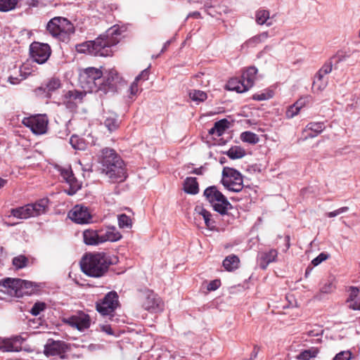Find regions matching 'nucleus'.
<instances>
[{
    "instance_id": "f257e3e1",
    "label": "nucleus",
    "mask_w": 360,
    "mask_h": 360,
    "mask_svg": "<svg viewBox=\"0 0 360 360\" xmlns=\"http://www.w3.org/2000/svg\"><path fill=\"white\" fill-rule=\"evenodd\" d=\"M120 30L117 25L109 28L105 34L101 35L94 41H88L76 46L79 53H88L94 56H108L110 47L116 45L120 39Z\"/></svg>"
},
{
    "instance_id": "f03ea898",
    "label": "nucleus",
    "mask_w": 360,
    "mask_h": 360,
    "mask_svg": "<svg viewBox=\"0 0 360 360\" xmlns=\"http://www.w3.org/2000/svg\"><path fill=\"white\" fill-rule=\"evenodd\" d=\"M101 165L103 172L112 182H122L127 179L124 162L113 149L102 150Z\"/></svg>"
},
{
    "instance_id": "7ed1b4c3",
    "label": "nucleus",
    "mask_w": 360,
    "mask_h": 360,
    "mask_svg": "<svg viewBox=\"0 0 360 360\" xmlns=\"http://www.w3.org/2000/svg\"><path fill=\"white\" fill-rule=\"evenodd\" d=\"M110 264L107 255L98 252L84 256L81 261V269L85 274L97 278L106 273Z\"/></svg>"
},
{
    "instance_id": "20e7f679",
    "label": "nucleus",
    "mask_w": 360,
    "mask_h": 360,
    "mask_svg": "<svg viewBox=\"0 0 360 360\" xmlns=\"http://www.w3.org/2000/svg\"><path fill=\"white\" fill-rule=\"evenodd\" d=\"M0 291L11 297H22L32 294L34 285L26 280L7 278L0 281Z\"/></svg>"
},
{
    "instance_id": "39448f33",
    "label": "nucleus",
    "mask_w": 360,
    "mask_h": 360,
    "mask_svg": "<svg viewBox=\"0 0 360 360\" xmlns=\"http://www.w3.org/2000/svg\"><path fill=\"white\" fill-rule=\"evenodd\" d=\"M79 82L85 92L101 90L103 72L96 68H87L80 71Z\"/></svg>"
},
{
    "instance_id": "423d86ee",
    "label": "nucleus",
    "mask_w": 360,
    "mask_h": 360,
    "mask_svg": "<svg viewBox=\"0 0 360 360\" xmlns=\"http://www.w3.org/2000/svg\"><path fill=\"white\" fill-rule=\"evenodd\" d=\"M48 205V200L43 198L35 203L28 204L11 210L13 217L25 219L30 217H34L45 213Z\"/></svg>"
},
{
    "instance_id": "0eeeda50",
    "label": "nucleus",
    "mask_w": 360,
    "mask_h": 360,
    "mask_svg": "<svg viewBox=\"0 0 360 360\" xmlns=\"http://www.w3.org/2000/svg\"><path fill=\"white\" fill-rule=\"evenodd\" d=\"M204 195L213 209L221 214H226L231 207L227 198L214 186L207 188L204 191Z\"/></svg>"
},
{
    "instance_id": "6e6552de",
    "label": "nucleus",
    "mask_w": 360,
    "mask_h": 360,
    "mask_svg": "<svg viewBox=\"0 0 360 360\" xmlns=\"http://www.w3.org/2000/svg\"><path fill=\"white\" fill-rule=\"evenodd\" d=\"M221 183L229 191L238 193L243 188L241 174L235 169L225 167L222 171Z\"/></svg>"
},
{
    "instance_id": "1a4fd4ad",
    "label": "nucleus",
    "mask_w": 360,
    "mask_h": 360,
    "mask_svg": "<svg viewBox=\"0 0 360 360\" xmlns=\"http://www.w3.org/2000/svg\"><path fill=\"white\" fill-rule=\"evenodd\" d=\"M47 30L53 37H58L62 34H70L74 32L72 24L66 18L55 17L47 24Z\"/></svg>"
},
{
    "instance_id": "9d476101",
    "label": "nucleus",
    "mask_w": 360,
    "mask_h": 360,
    "mask_svg": "<svg viewBox=\"0 0 360 360\" xmlns=\"http://www.w3.org/2000/svg\"><path fill=\"white\" fill-rule=\"evenodd\" d=\"M63 322L73 328H76L80 332L88 329L91 326V319L89 314L79 311L72 314L63 318Z\"/></svg>"
},
{
    "instance_id": "9b49d317",
    "label": "nucleus",
    "mask_w": 360,
    "mask_h": 360,
    "mask_svg": "<svg viewBox=\"0 0 360 360\" xmlns=\"http://www.w3.org/2000/svg\"><path fill=\"white\" fill-rule=\"evenodd\" d=\"M119 305L116 292H108L103 300L96 302V310L102 315H111Z\"/></svg>"
},
{
    "instance_id": "f8f14e48",
    "label": "nucleus",
    "mask_w": 360,
    "mask_h": 360,
    "mask_svg": "<svg viewBox=\"0 0 360 360\" xmlns=\"http://www.w3.org/2000/svg\"><path fill=\"white\" fill-rule=\"evenodd\" d=\"M30 56L32 60L39 63L43 64L47 61L51 56V50L47 44L33 42L30 47Z\"/></svg>"
},
{
    "instance_id": "ddd939ff",
    "label": "nucleus",
    "mask_w": 360,
    "mask_h": 360,
    "mask_svg": "<svg viewBox=\"0 0 360 360\" xmlns=\"http://www.w3.org/2000/svg\"><path fill=\"white\" fill-rule=\"evenodd\" d=\"M22 124L29 127L34 134H42L46 131L48 120L45 115H37L25 117Z\"/></svg>"
},
{
    "instance_id": "4468645a",
    "label": "nucleus",
    "mask_w": 360,
    "mask_h": 360,
    "mask_svg": "<svg viewBox=\"0 0 360 360\" xmlns=\"http://www.w3.org/2000/svg\"><path fill=\"white\" fill-rule=\"evenodd\" d=\"M143 299L142 305L146 310L153 313H157L163 310V302L153 291L148 290L145 292Z\"/></svg>"
},
{
    "instance_id": "2eb2a0df",
    "label": "nucleus",
    "mask_w": 360,
    "mask_h": 360,
    "mask_svg": "<svg viewBox=\"0 0 360 360\" xmlns=\"http://www.w3.org/2000/svg\"><path fill=\"white\" fill-rule=\"evenodd\" d=\"M68 217L77 224H84L91 221V215L85 206L75 205L69 212Z\"/></svg>"
},
{
    "instance_id": "dca6fc26",
    "label": "nucleus",
    "mask_w": 360,
    "mask_h": 360,
    "mask_svg": "<svg viewBox=\"0 0 360 360\" xmlns=\"http://www.w3.org/2000/svg\"><path fill=\"white\" fill-rule=\"evenodd\" d=\"M101 241L102 244L106 242H117L122 236L115 226H106L99 229Z\"/></svg>"
},
{
    "instance_id": "f3484780",
    "label": "nucleus",
    "mask_w": 360,
    "mask_h": 360,
    "mask_svg": "<svg viewBox=\"0 0 360 360\" xmlns=\"http://www.w3.org/2000/svg\"><path fill=\"white\" fill-rule=\"evenodd\" d=\"M61 176L69 185V188L65 190V192L69 195H74L80 188L81 184L75 177L71 169H63L61 170Z\"/></svg>"
},
{
    "instance_id": "a211bd4d",
    "label": "nucleus",
    "mask_w": 360,
    "mask_h": 360,
    "mask_svg": "<svg viewBox=\"0 0 360 360\" xmlns=\"http://www.w3.org/2000/svg\"><path fill=\"white\" fill-rule=\"evenodd\" d=\"M22 342L23 338L20 336L4 339L0 340V349L3 352H19Z\"/></svg>"
},
{
    "instance_id": "6ab92c4d",
    "label": "nucleus",
    "mask_w": 360,
    "mask_h": 360,
    "mask_svg": "<svg viewBox=\"0 0 360 360\" xmlns=\"http://www.w3.org/2000/svg\"><path fill=\"white\" fill-rule=\"evenodd\" d=\"M83 240L87 245H98L102 244L99 229H86L83 231Z\"/></svg>"
},
{
    "instance_id": "aec40b11",
    "label": "nucleus",
    "mask_w": 360,
    "mask_h": 360,
    "mask_svg": "<svg viewBox=\"0 0 360 360\" xmlns=\"http://www.w3.org/2000/svg\"><path fill=\"white\" fill-rule=\"evenodd\" d=\"M61 87V82L58 78L52 77L49 79L47 82L44 85L40 86L37 90L38 91H44L46 93V97H50L51 94L56 91L57 89Z\"/></svg>"
},
{
    "instance_id": "412c9836",
    "label": "nucleus",
    "mask_w": 360,
    "mask_h": 360,
    "mask_svg": "<svg viewBox=\"0 0 360 360\" xmlns=\"http://www.w3.org/2000/svg\"><path fill=\"white\" fill-rule=\"evenodd\" d=\"M64 343L60 341H52L44 347V354L46 356H56L64 352Z\"/></svg>"
},
{
    "instance_id": "4be33fe9",
    "label": "nucleus",
    "mask_w": 360,
    "mask_h": 360,
    "mask_svg": "<svg viewBox=\"0 0 360 360\" xmlns=\"http://www.w3.org/2000/svg\"><path fill=\"white\" fill-rule=\"evenodd\" d=\"M256 22L259 25H266L268 27L271 26L274 22V15L270 17L269 11L264 9H259L256 12Z\"/></svg>"
},
{
    "instance_id": "5701e85b",
    "label": "nucleus",
    "mask_w": 360,
    "mask_h": 360,
    "mask_svg": "<svg viewBox=\"0 0 360 360\" xmlns=\"http://www.w3.org/2000/svg\"><path fill=\"white\" fill-rule=\"evenodd\" d=\"M277 255L278 252L274 249L270 250L268 252H262L259 257V266L265 269L269 264L276 260Z\"/></svg>"
},
{
    "instance_id": "b1692460",
    "label": "nucleus",
    "mask_w": 360,
    "mask_h": 360,
    "mask_svg": "<svg viewBox=\"0 0 360 360\" xmlns=\"http://www.w3.org/2000/svg\"><path fill=\"white\" fill-rule=\"evenodd\" d=\"M195 212L199 217H201L203 219L206 226L210 230H214L215 229V221L212 219V215L209 211L202 207H197L195 208Z\"/></svg>"
},
{
    "instance_id": "393cba45",
    "label": "nucleus",
    "mask_w": 360,
    "mask_h": 360,
    "mask_svg": "<svg viewBox=\"0 0 360 360\" xmlns=\"http://www.w3.org/2000/svg\"><path fill=\"white\" fill-rule=\"evenodd\" d=\"M226 88L229 91H235L238 93H243L249 90L242 78L231 79L226 84Z\"/></svg>"
},
{
    "instance_id": "a878e982",
    "label": "nucleus",
    "mask_w": 360,
    "mask_h": 360,
    "mask_svg": "<svg viewBox=\"0 0 360 360\" xmlns=\"http://www.w3.org/2000/svg\"><path fill=\"white\" fill-rule=\"evenodd\" d=\"M257 69L255 67H250L242 74V79L246 86L250 89L255 83Z\"/></svg>"
},
{
    "instance_id": "bb28decb",
    "label": "nucleus",
    "mask_w": 360,
    "mask_h": 360,
    "mask_svg": "<svg viewBox=\"0 0 360 360\" xmlns=\"http://www.w3.org/2000/svg\"><path fill=\"white\" fill-rule=\"evenodd\" d=\"M229 122L227 120L223 119L214 123V127L209 130V134L217 136H221L229 127Z\"/></svg>"
},
{
    "instance_id": "cd10ccee",
    "label": "nucleus",
    "mask_w": 360,
    "mask_h": 360,
    "mask_svg": "<svg viewBox=\"0 0 360 360\" xmlns=\"http://www.w3.org/2000/svg\"><path fill=\"white\" fill-rule=\"evenodd\" d=\"M306 102L303 99L297 101L294 104L290 105L286 112L285 117L288 119H291L298 115L300 110L305 106Z\"/></svg>"
},
{
    "instance_id": "c85d7f7f",
    "label": "nucleus",
    "mask_w": 360,
    "mask_h": 360,
    "mask_svg": "<svg viewBox=\"0 0 360 360\" xmlns=\"http://www.w3.org/2000/svg\"><path fill=\"white\" fill-rule=\"evenodd\" d=\"M184 190L186 193L190 194H196L198 193V184L194 177H187L184 184Z\"/></svg>"
},
{
    "instance_id": "c756f323",
    "label": "nucleus",
    "mask_w": 360,
    "mask_h": 360,
    "mask_svg": "<svg viewBox=\"0 0 360 360\" xmlns=\"http://www.w3.org/2000/svg\"><path fill=\"white\" fill-rule=\"evenodd\" d=\"M119 75L117 72L114 69H110L103 74V82L105 81V85L113 86L119 81Z\"/></svg>"
},
{
    "instance_id": "7c9ffc66",
    "label": "nucleus",
    "mask_w": 360,
    "mask_h": 360,
    "mask_svg": "<svg viewBox=\"0 0 360 360\" xmlns=\"http://www.w3.org/2000/svg\"><path fill=\"white\" fill-rule=\"evenodd\" d=\"M239 258L234 255L226 257L223 261V266L229 271H233L238 267Z\"/></svg>"
},
{
    "instance_id": "2f4dec72",
    "label": "nucleus",
    "mask_w": 360,
    "mask_h": 360,
    "mask_svg": "<svg viewBox=\"0 0 360 360\" xmlns=\"http://www.w3.org/2000/svg\"><path fill=\"white\" fill-rule=\"evenodd\" d=\"M104 124L109 131H112L118 127V120L117 115L113 112H110L105 117Z\"/></svg>"
},
{
    "instance_id": "473e14b6",
    "label": "nucleus",
    "mask_w": 360,
    "mask_h": 360,
    "mask_svg": "<svg viewBox=\"0 0 360 360\" xmlns=\"http://www.w3.org/2000/svg\"><path fill=\"white\" fill-rule=\"evenodd\" d=\"M85 95L86 93L84 92L72 90L68 91L65 94V98L68 100V102L77 103L81 102Z\"/></svg>"
},
{
    "instance_id": "72a5a7b5",
    "label": "nucleus",
    "mask_w": 360,
    "mask_h": 360,
    "mask_svg": "<svg viewBox=\"0 0 360 360\" xmlns=\"http://www.w3.org/2000/svg\"><path fill=\"white\" fill-rule=\"evenodd\" d=\"M231 159L242 158L245 155V150L240 146H232L225 153Z\"/></svg>"
},
{
    "instance_id": "f704fd0d",
    "label": "nucleus",
    "mask_w": 360,
    "mask_h": 360,
    "mask_svg": "<svg viewBox=\"0 0 360 360\" xmlns=\"http://www.w3.org/2000/svg\"><path fill=\"white\" fill-rule=\"evenodd\" d=\"M331 63L324 64L315 76L314 84L316 85L319 81L322 80L325 75L329 74L332 71Z\"/></svg>"
},
{
    "instance_id": "c9c22d12",
    "label": "nucleus",
    "mask_w": 360,
    "mask_h": 360,
    "mask_svg": "<svg viewBox=\"0 0 360 360\" xmlns=\"http://www.w3.org/2000/svg\"><path fill=\"white\" fill-rule=\"evenodd\" d=\"M324 129L325 126L323 122H310L305 127L304 132L310 131L319 135Z\"/></svg>"
},
{
    "instance_id": "e433bc0d",
    "label": "nucleus",
    "mask_w": 360,
    "mask_h": 360,
    "mask_svg": "<svg viewBox=\"0 0 360 360\" xmlns=\"http://www.w3.org/2000/svg\"><path fill=\"white\" fill-rule=\"evenodd\" d=\"M118 226L120 229H131L132 227L131 219L125 214L117 216Z\"/></svg>"
},
{
    "instance_id": "4c0bfd02",
    "label": "nucleus",
    "mask_w": 360,
    "mask_h": 360,
    "mask_svg": "<svg viewBox=\"0 0 360 360\" xmlns=\"http://www.w3.org/2000/svg\"><path fill=\"white\" fill-rule=\"evenodd\" d=\"M18 0H0V11L8 12L15 8Z\"/></svg>"
},
{
    "instance_id": "58836bf2",
    "label": "nucleus",
    "mask_w": 360,
    "mask_h": 360,
    "mask_svg": "<svg viewBox=\"0 0 360 360\" xmlns=\"http://www.w3.org/2000/svg\"><path fill=\"white\" fill-rule=\"evenodd\" d=\"M240 139L243 142H247L251 144H255L259 141L257 135L253 132L247 131L240 134Z\"/></svg>"
},
{
    "instance_id": "ea45409f",
    "label": "nucleus",
    "mask_w": 360,
    "mask_h": 360,
    "mask_svg": "<svg viewBox=\"0 0 360 360\" xmlns=\"http://www.w3.org/2000/svg\"><path fill=\"white\" fill-rule=\"evenodd\" d=\"M189 97L198 103L205 101L207 98V94L205 91L200 90L191 91L189 93Z\"/></svg>"
},
{
    "instance_id": "a19ab883",
    "label": "nucleus",
    "mask_w": 360,
    "mask_h": 360,
    "mask_svg": "<svg viewBox=\"0 0 360 360\" xmlns=\"http://www.w3.org/2000/svg\"><path fill=\"white\" fill-rule=\"evenodd\" d=\"M319 352V350L316 348H311L309 349H306L301 353H300L297 359L298 360H309L311 358L315 357Z\"/></svg>"
},
{
    "instance_id": "79ce46f5",
    "label": "nucleus",
    "mask_w": 360,
    "mask_h": 360,
    "mask_svg": "<svg viewBox=\"0 0 360 360\" xmlns=\"http://www.w3.org/2000/svg\"><path fill=\"white\" fill-rule=\"evenodd\" d=\"M359 290L356 288H352L349 299L348 302H352L349 304V308L354 310H360V300L354 301V299L357 296Z\"/></svg>"
},
{
    "instance_id": "37998d69",
    "label": "nucleus",
    "mask_w": 360,
    "mask_h": 360,
    "mask_svg": "<svg viewBox=\"0 0 360 360\" xmlns=\"http://www.w3.org/2000/svg\"><path fill=\"white\" fill-rule=\"evenodd\" d=\"M12 264L18 269H22L27 266L28 259L24 255H18L13 259Z\"/></svg>"
},
{
    "instance_id": "c03bdc74",
    "label": "nucleus",
    "mask_w": 360,
    "mask_h": 360,
    "mask_svg": "<svg viewBox=\"0 0 360 360\" xmlns=\"http://www.w3.org/2000/svg\"><path fill=\"white\" fill-rule=\"evenodd\" d=\"M334 281V278L327 281L321 287L320 292L326 294L331 293L335 289V284Z\"/></svg>"
},
{
    "instance_id": "a18cd8bd",
    "label": "nucleus",
    "mask_w": 360,
    "mask_h": 360,
    "mask_svg": "<svg viewBox=\"0 0 360 360\" xmlns=\"http://www.w3.org/2000/svg\"><path fill=\"white\" fill-rule=\"evenodd\" d=\"M70 143L77 150H84L85 148L84 143L77 136H72L70 139Z\"/></svg>"
},
{
    "instance_id": "49530a36",
    "label": "nucleus",
    "mask_w": 360,
    "mask_h": 360,
    "mask_svg": "<svg viewBox=\"0 0 360 360\" xmlns=\"http://www.w3.org/2000/svg\"><path fill=\"white\" fill-rule=\"evenodd\" d=\"M269 37L267 32H264L258 35L255 36L248 41V44H258L265 41Z\"/></svg>"
},
{
    "instance_id": "de8ad7c7",
    "label": "nucleus",
    "mask_w": 360,
    "mask_h": 360,
    "mask_svg": "<svg viewBox=\"0 0 360 360\" xmlns=\"http://www.w3.org/2000/svg\"><path fill=\"white\" fill-rule=\"evenodd\" d=\"M323 332V330L321 328V327H320L319 326H315L311 329H309L307 331V335L309 337L319 338V336L322 335ZM317 340H319V338H317Z\"/></svg>"
},
{
    "instance_id": "09e8293b",
    "label": "nucleus",
    "mask_w": 360,
    "mask_h": 360,
    "mask_svg": "<svg viewBox=\"0 0 360 360\" xmlns=\"http://www.w3.org/2000/svg\"><path fill=\"white\" fill-rule=\"evenodd\" d=\"M46 308V304L44 302H36L32 307L30 312L33 316L39 315Z\"/></svg>"
},
{
    "instance_id": "8fccbe9b",
    "label": "nucleus",
    "mask_w": 360,
    "mask_h": 360,
    "mask_svg": "<svg viewBox=\"0 0 360 360\" xmlns=\"http://www.w3.org/2000/svg\"><path fill=\"white\" fill-rule=\"evenodd\" d=\"M139 81H136L134 79V81L132 82V84L130 86L129 88V98H133L134 96H136L138 93L140 91L139 85H138Z\"/></svg>"
},
{
    "instance_id": "3c124183",
    "label": "nucleus",
    "mask_w": 360,
    "mask_h": 360,
    "mask_svg": "<svg viewBox=\"0 0 360 360\" xmlns=\"http://www.w3.org/2000/svg\"><path fill=\"white\" fill-rule=\"evenodd\" d=\"M329 257V255L321 252L316 258L311 261V264L316 266L320 264L322 262L326 260Z\"/></svg>"
},
{
    "instance_id": "603ef678",
    "label": "nucleus",
    "mask_w": 360,
    "mask_h": 360,
    "mask_svg": "<svg viewBox=\"0 0 360 360\" xmlns=\"http://www.w3.org/2000/svg\"><path fill=\"white\" fill-rule=\"evenodd\" d=\"M348 210H349L348 207H340L335 211L328 212L326 214V216L330 218L335 217L340 214L347 212Z\"/></svg>"
},
{
    "instance_id": "864d4df0",
    "label": "nucleus",
    "mask_w": 360,
    "mask_h": 360,
    "mask_svg": "<svg viewBox=\"0 0 360 360\" xmlns=\"http://www.w3.org/2000/svg\"><path fill=\"white\" fill-rule=\"evenodd\" d=\"M351 358V353L349 352H341L338 353L333 360H349Z\"/></svg>"
},
{
    "instance_id": "5fc2aeb1",
    "label": "nucleus",
    "mask_w": 360,
    "mask_h": 360,
    "mask_svg": "<svg viewBox=\"0 0 360 360\" xmlns=\"http://www.w3.org/2000/svg\"><path fill=\"white\" fill-rule=\"evenodd\" d=\"M149 71L148 69H145L141 71V72L136 77L135 79L136 81H139L141 79L146 80L148 78Z\"/></svg>"
},
{
    "instance_id": "6e6d98bb",
    "label": "nucleus",
    "mask_w": 360,
    "mask_h": 360,
    "mask_svg": "<svg viewBox=\"0 0 360 360\" xmlns=\"http://www.w3.org/2000/svg\"><path fill=\"white\" fill-rule=\"evenodd\" d=\"M328 84V81L326 79H324V77L322 79V80L319 81L316 85H314L313 84V86L316 88L319 91L323 90Z\"/></svg>"
},
{
    "instance_id": "4d7b16f0",
    "label": "nucleus",
    "mask_w": 360,
    "mask_h": 360,
    "mask_svg": "<svg viewBox=\"0 0 360 360\" xmlns=\"http://www.w3.org/2000/svg\"><path fill=\"white\" fill-rule=\"evenodd\" d=\"M220 286L219 280H214L211 281L207 285L208 290H215Z\"/></svg>"
},
{
    "instance_id": "13d9d810",
    "label": "nucleus",
    "mask_w": 360,
    "mask_h": 360,
    "mask_svg": "<svg viewBox=\"0 0 360 360\" xmlns=\"http://www.w3.org/2000/svg\"><path fill=\"white\" fill-rule=\"evenodd\" d=\"M252 98L255 101H265L269 98V96L265 94H256L253 95Z\"/></svg>"
},
{
    "instance_id": "bf43d9fd",
    "label": "nucleus",
    "mask_w": 360,
    "mask_h": 360,
    "mask_svg": "<svg viewBox=\"0 0 360 360\" xmlns=\"http://www.w3.org/2000/svg\"><path fill=\"white\" fill-rule=\"evenodd\" d=\"M100 328L101 331L105 333L108 335L113 334L111 327L109 325H101Z\"/></svg>"
},
{
    "instance_id": "052dcab7",
    "label": "nucleus",
    "mask_w": 360,
    "mask_h": 360,
    "mask_svg": "<svg viewBox=\"0 0 360 360\" xmlns=\"http://www.w3.org/2000/svg\"><path fill=\"white\" fill-rule=\"evenodd\" d=\"M22 78H19L18 77H13V76H10L8 78V81L11 84H13V85L19 84L22 81Z\"/></svg>"
},
{
    "instance_id": "680f3d73",
    "label": "nucleus",
    "mask_w": 360,
    "mask_h": 360,
    "mask_svg": "<svg viewBox=\"0 0 360 360\" xmlns=\"http://www.w3.org/2000/svg\"><path fill=\"white\" fill-rule=\"evenodd\" d=\"M171 42H172V40H168L165 43L164 46L161 50V53H163L165 51L167 50V47L170 45Z\"/></svg>"
},
{
    "instance_id": "e2e57ef3",
    "label": "nucleus",
    "mask_w": 360,
    "mask_h": 360,
    "mask_svg": "<svg viewBox=\"0 0 360 360\" xmlns=\"http://www.w3.org/2000/svg\"><path fill=\"white\" fill-rule=\"evenodd\" d=\"M193 174L200 175L202 174V168H196L193 171Z\"/></svg>"
},
{
    "instance_id": "0e129e2a",
    "label": "nucleus",
    "mask_w": 360,
    "mask_h": 360,
    "mask_svg": "<svg viewBox=\"0 0 360 360\" xmlns=\"http://www.w3.org/2000/svg\"><path fill=\"white\" fill-rule=\"evenodd\" d=\"M316 136H318V134L311 131L310 133H309L306 137V139L307 138H314L316 137Z\"/></svg>"
},
{
    "instance_id": "69168bd1",
    "label": "nucleus",
    "mask_w": 360,
    "mask_h": 360,
    "mask_svg": "<svg viewBox=\"0 0 360 360\" xmlns=\"http://www.w3.org/2000/svg\"><path fill=\"white\" fill-rule=\"evenodd\" d=\"M6 184V180H4V179H3L2 178L0 177V188L4 187Z\"/></svg>"
},
{
    "instance_id": "338daca9",
    "label": "nucleus",
    "mask_w": 360,
    "mask_h": 360,
    "mask_svg": "<svg viewBox=\"0 0 360 360\" xmlns=\"http://www.w3.org/2000/svg\"><path fill=\"white\" fill-rule=\"evenodd\" d=\"M257 355V352L253 351L252 353L251 354V358H252V359H254L256 358Z\"/></svg>"
},
{
    "instance_id": "774afa93",
    "label": "nucleus",
    "mask_w": 360,
    "mask_h": 360,
    "mask_svg": "<svg viewBox=\"0 0 360 360\" xmlns=\"http://www.w3.org/2000/svg\"><path fill=\"white\" fill-rule=\"evenodd\" d=\"M249 360H253L252 358L250 357V359Z\"/></svg>"
}]
</instances>
